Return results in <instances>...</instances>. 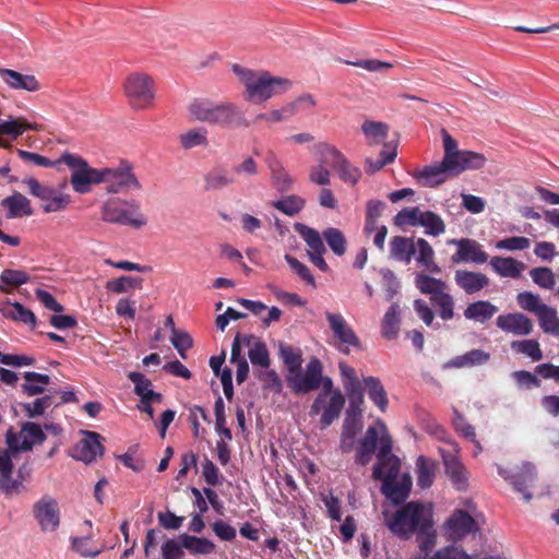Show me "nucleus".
Listing matches in <instances>:
<instances>
[{
  "label": "nucleus",
  "mask_w": 559,
  "mask_h": 559,
  "mask_svg": "<svg viewBox=\"0 0 559 559\" xmlns=\"http://www.w3.org/2000/svg\"><path fill=\"white\" fill-rule=\"evenodd\" d=\"M280 356L287 366L288 374H293L301 369L302 358L300 349H296L289 345L280 344Z\"/></svg>",
  "instance_id": "obj_48"
},
{
  "label": "nucleus",
  "mask_w": 559,
  "mask_h": 559,
  "mask_svg": "<svg viewBox=\"0 0 559 559\" xmlns=\"http://www.w3.org/2000/svg\"><path fill=\"white\" fill-rule=\"evenodd\" d=\"M214 412H215V429L218 433H221L224 438L227 440H231V431L229 428L226 427V416H225V404L223 399L218 395L215 404H214Z\"/></svg>",
  "instance_id": "obj_57"
},
{
  "label": "nucleus",
  "mask_w": 559,
  "mask_h": 559,
  "mask_svg": "<svg viewBox=\"0 0 559 559\" xmlns=\"http://www.w3.org/2000/svg\"><path fill=\"white\" fill-rule=\"evenodd\" d=\"M28 129H36V127L23 118L10 119L8 121L0 122V135L8 134L16 138Z\"/></svg>",
  "instance_id": "obj_55"
},
{
  "label": "nucleus",
  "mask_w": 559,
  "mask_h": 559,
  "mask_svg": "<svg viewBox=\"0 0 559 559\" xmlns=\"http://www.w3.org/2000/svg\"><path fill=\"white\" fill-rule=\"evenodd\" d=\"M335 171L338 174V177L346 183H349L352 186H355L360 177L361 171L358 167L352 165L347 158L344 159V163L338 165L337 168H335Z\"/></svg>",
  "instance_id": "obj_61"
},
{
  "label": "nucleus",
  "mask_w": 559,
  "mask_h": 559,
  "mask_svg": "<svg viewBox=\"0 0 559 559\" xmlns=\"http://www.w3.org/2000/svg\"><path fill=\"white\" fill-rule=\"evenodd\" d=\"M385 525L395 536L409 539L416 535L420 552L430 554L437 542L433 528V510L431 504L420 501L404 503L395 513L384 514Z\"/></svg>",
  "instance_id": "obj_2"
},
{
  "label": "nucleus",
  "mask_w": 559,
  "mask_h": 559,
  "mask_svg": "<svg viewBox=\"0 0 559 559\" xmlns=\"http://www.w3.org/2000/svg\"><path fill=\"white\" fill-rule=\"evenodd\" d=\"M29 193L43 202V211L52 213L63 211L71 202L69 194L57 191L53 187L41 185L37 179L29 177L23 180Z\"/></svg>",
  "instance_id": "obj_8"
},
{
  "label": "nucleus",
  "mask_w": 559,
  "mask_h": 559,
  "mask_svg": "<svg viewBox=\"0 0 559 559\" xmlns=\"http://www.w3.org/2000/svg\"><path fill=\"white\" fill-rule=\"evenodd\" d=\"M540 329L550 335H559V317L557 310L549 306H545L536 314Z\"/></svg>",
  "instance_id": "obj_38"
},
{
  "label": "nucleus",
  "mask_w": 559,
  "mask_h": 559,
  "mask_svg": "<svg viewBox=\"0 0 559 559\" xmlns=\"http://www.w3.org/2000/svg\"><path fill=\"white\" fill-rule=\"evenodd\" d=\"M490 359V354L483 349H472L463 355L456 356L445 364V367L469 368L485 365Z\"/></svg>",
  "instance_id": "obj_32"
},
{
  "label": "nucleus",
  "mask_w": 559,
  "mask_h": 559,
  "mask_svg": "<svg viewBox=\"0 0 559 559\" xmlns=\"http://www.w3.org/2000/svg\"><path fill=\"white\" fill-rule=\"evenodd\" d=\"M285 260L288 263V265L290 266V269L302 281H305L308 285L316 287V280H314L313 275L311 274L309 267L306 264L301 263L297 258H295L290 254H285Z\"/></svg>",
  "instance_id": "obj_62"
},
{
  "label": "nucleus",
  "mask_w": 559,
  "mask_h": 559,
  "mask_svg": "<svg viewBox=\"0 0 559 559\" xmlns=\"http://www.w3.org/2000/svg\"><path fill=\"white\" fill-rule=\"evenodd\" d=\"M444 471L451 483L457 490L467 487V472L461 461L453 454L442 452Z\"/></svg>",
  "instance_id": "obj_20"
},
{
  "label": "nucleus",
  "mask_w": 559,
  "mask_h": 559,
  "mask_svg": "<svg viewBox=\"0 0 559 559\" xmlns=\"http://www.w3.org/2000/svg\"><path fill=\"white\" fill-rule=\"evenodd\" d=\"M294 229L306 242L308 247V255L314 253H325L326 249L323 243L324 238L322 235H320V233L317 229L309 227L302 223H296L294 225Z\"/></svg>",
  "instance_id": "obj_28"
},
{
  "label": "nucleus",
  "mask_w": 559,
  "mask_h": 559,
  "mask_svg": "<svg viewBox=\"0 0 559 559\" xmlns=\"http://www.w3.org/2000/svg\"><path fill=\"white\" fill-rule=\"evenodd\" d=\"M369 145H376L388 138L389 126L384 122L366 120L361 126Z\"/></svg>",
  "instance_id": "obj_42"
},
{
  "label": "nucleus",
  "mask_w": 559,
  "mask_h": 559,
  "mask_svg": "<svg viewBox=\"0 0 559 559\" xmlns=\"http://www.w3.org/2000/svg\"><path fill=\"white\" fill-rule=\"evenodd\" d=\"M0 280L3 284L19 287L29 281V276L22 270L5 269L1 272Z\"/></svg>",
  "instance_id": "obj_64"
},
{
  "label": "nucleus",
  "mask_w": 559,
  "mask_h": 559,
  "mask_svg": "<svg viewBox=\"0 0 559 559\" xmlns=\"http://www.w3.org/2000/svg\"><path fill=\"white\" fill-rule=\"evenodd\" d=\"M209 132L205 128L199 127L189 129L179 135V143L182 148L191 150L197 146H209Z\"/></svg>",
  "instance_id": "obj_36"
},
{
  "label": "nucleus",
  "mask_w": 559,
  "mask_h": 559,
  "mask_svg": "<svg viewBox=\"0 0 559 559\" xmlns=\"http://www.w3.org/2000/svg\"><path fill=\"white\" fill-rule=\"evenodd\" d=\"M417 485L423 488H429L435 478V464L424 455L418 456L416 461Z\"/></svg>",
  "instance_id": "obj_39"
},
{
  "label": "nucleus",
  "mask_w": 559,
  "mask_h": 559,
  "mask_svg": "<svg viewBox=\"0 0 559 559\" xmlns=\"http://www.w3.org/2000/svg\"><path fill=\"white\" fill-rule=\"evenodd\" d=\"M189 112L198 121L221 128L249 126L238 107L229 102L215 103L207 98H195L189 105Z\"/></svg>",
  "instance_id": "obj_5"
},
{
  "label": "nucleus",
  "mask_w": 559,
  "mask_h": 559,
  "mask_svg": "<svg viewBox=\"0 0 559 559\" xmlns=\"http://www.w3.org/2000/svg\"><path fill=\"white\" fill-rule=\"evenodd\" d=\"M7 317H10L11 319L15 321L23 322L25 324H29L32 329L36 325V317L33 311L26 309L22 304L20 302H13L10 305V309L5 312Z\"/></svg>",
  "instance_id": "obj_54"
},
{
  "label": "nucleus",
  "mask_w": 559,
  "mask_h": 559,
  "mask_svg": "<svg viewBox=\"0 0 559 559\" xmlns=\"http://www.w3.org/2000/svg\"><path fill=\"white\" fill-rule=\"evenodd\" d=\"M455 284L467 295H474L486 288L490 280L480 272L457 270L454 274Z\"/></svg>",
  "instance_id": "obj_18"
},
{
  "label": "nucleus",
  "mask_w": 559,
  "mask_h": 559,
  "mask_svg": "<svg viewBox=\"0 0 559 559\" xmlns=\"http://www.w3.org/2000/svg\"><path fill=\"white\" fill-rule=\"evenodd\" d=\"M206 190H222L228 186L237 182V178L231 176V173L225 168L218 167L209 171L205 177Z\"/></svg>",
  "instance_id": "obj_34"
},
{
  "label": "nucleus",
  "mask_w": 559,
  "mask_h": 559,
  "mask_svg": "<svg viewBox=\"0 0 559 559\" xmlns=\"http://www.w3.org/2000/svg\"><path fill=\"white\" fill-rule=\"evenodd\" d=\"M102 218L107 223L131 226L136 229L147 223L136 201H127L120 198H111L104 203Z\"/></svg>",
  "instance_id": "obj_6"
},
{
  "label": "nucleus",
  "mask_w": 559,
  "mask_h": 559,
  "mask_svg": "<svg viewBox=\"0 0 559 559\" xmlns=\"http://www.w3.org/2000/svg\"><path fill=\"white\" fill-rule=\"evenodd\" d=\"M415 247L416 251H418L417 263L431 273H440L441 269L435 262V251L430 243L424 238H418Z\"/></svg>",
  "instance_id": "obj_35"
},
{
  "label": "nucleus",
  "mask_w": 559,
  "mask_h": 559,
  "mask_svg": "<svg viewBox=\"0 0 559 559\" xmlns=\"http://www.w3.org/2000/svg\"><path fill=\"white\" fill-rule=\"evenodd\" d=\"M243 344L249 347L248 357L253 366L265 369L270 367V353L263 341L252 334H247L243 335Z\"/></svg>",
  "instance_id": "obj_23"
},
{
  "label": "nucleus",
  "mask_w": 559,
  "mask_h": 559,
  "mask_svg": "<svg viewBox=\"0 0 559 559\" xmlns=\"http://www.w3.org/2000/svg\"><path fill=\"white\" fill-rule=\"evenodd\" d=\"M33 514L43 532H55L60 525L58 502L50 496H44L34 503Z\"/></svg>",
  "instance_id": "obj_12"
},
{
  "label": "nucleus",
  "mask_w": 559,
  "mask_h": 559,
  "mask_svg": "<svg viewBox=\"0 0 559 559\" xmlns=\"http://www.w3.org/2000/svg\"><path fill=\"white\" fill-rule=\"evenodd\" d=\"M498 307L489 300H477L468 304L464 309L463 314L466 320L486 323L498 312Z\"/></svg>",
  "instance_id": "obj_27"
},
{
  "label": "nucleus",
  "mask_w": 559,
  "mask_h": 559,
  "mask_svg": "<svg viewBox=\"0 0 559 559\" xmlns=\"http://www.w3.org/2000/svg\"><path fill=\"white\" fill-rule=\"evenodd\" d=\"M322 364L318 358H312L306 366L305 372L299 371L288 374L287 385L296 394H305L320 388L322 381Z\"/></svg>",
  "instance_id": "obj_9"
},
{
  "label": "nucleus",
  "mask_w": 559,
  "mask_h": 559,
  "mask_svg": "<svg viewBox=\"0 0 559 559\" xmlns=\"http://www.w3.org/2000/svg\"><path fill=\"white\" fill-rule=\"evenodd\" d=\"M2 205L8 209V218H16L22 216H31L33 210L29 200L20 192L2 200Z\"/></svg>",
  "instance_id": "obj_30"
},
{
  "label": "nucleus",
  "mask_w": 559,
  "mask_h": 559,
  "mask_svg": "<svg viewBox=\"0 0 559 559\" xmlns=\"http://www.w3.org/2000/svg\"><path fill=\"white\" fill-rule=\"evenodd\" d=\"M420 215L421 211L419 210V207H405L394 216V224L400 227L406 225L419 226Z\"/></svg>",
  "instance_id": "obj_58"
},
{
  "label": "nucleus",
  "mask_w": 559,
  "mask_h": 559,
  "mask_svg": "<svg viewBox=\"0 0 559 559\" xmlns=\"http://www.w3.org/2000/svg\"><path fill=\"white\" fill-rule=\"evenodd\" d=\"M533 282L540 288L552 289L556 284V275L546 266L534 267L530 271Z\"/></svg>",
  "instance_id": "obj_51"
},
{
  "label": "nucleus",
  "mask_w": 559,
  "mask_h": 559,
  "mask_svg": "<svg viewBox=\"0 0 559 559\" xmlns=\"http://www.w3.org/2000/svg\"><path fill=\"white\" fill-rule=\"evenodd\" d=\"M383 436H389L386 426L383 421L378 420L376 426H369L358 443L355 454V463L366 466L371 461L378 443L381 445V439ZM380 449L381 447H379V450Z\"/></svg>",
  "instance_id": "obj_10"
},
{
  "label": "nucleus",
  "mask_w": 559,
  "mask_h": 559,
  "mask_svg": "<svg viewBox=\"0 0 559 559\" xmlns=\"http://www.w3.org/2000/svg\"><path fill=\"white\" fill-rule=\"evenodd\" d=\"M496 324L503 332L514 335H528L534 328L532 320L521 312L500 314Z\"/></svg>",
  "instance_id": "obj_17"
},
{
  "label": "nucleus",
  "mask_w": 559,
  "mask_h": 559,
  "mask_svg": "<svg viewBox=\"0 0 559 559\" xmlns=\"http://www.w3.org/2000/svg\"><path fill=\"white\" fill-rule=\"evenodd\" d=\"M182 547L193 555H209L215 550V544L206 538L181 535Z\"/></svg>",
  "instance_id": "obj_41"
},
{
  "label": "nucleus",
  "mask_w": 559,
  "mask_h": 559,
  "mask_svg": "<svg viewBox=\"0 0 559 559\" xmlns=\"http://www.w3.org/2000/svg\"><path fill=\"white\" fill-rule=\"evenodd\" d=\"M411 559H471V557L459 547L450 545L437 550L431 557L429 554L421 552Z\"/></svg>",
  "instance_id": "obj_50"
},
{
  "label": "nucleus",
  "mask_w": 559,
  "mask_h": 559,
  "mask_svg": "<svg viewBox=\"0 0 559 559\" xmlns=\"http://www.w3.org/2000/svg\"><path fill=\"white\" fill-rule=\"evenodd\" d=\"M450 167L443 166V162L424 167L413 174V177L423 187L435 188L443 183L450 177Z\"/></svg>",
  "instance_id": "obj_19"
},
{
  "label": "nucleus",
  "mask_w": 559,
  "mask_h": 559,
  "mask_svg": "<svg viewBox=\"0 0 559 559\" xmlns=\"http://www.w3.org/2000/svg\"><path fill=\"white\" fill-rule=\"evenodd\" d=\"M322 236L335 255L343 257L346 253L347 240L341 229L329 227L323 230Z\"/></svg>",
  "instance_id": "obj_40"
},
{
  "label": "nucleus",
  "mask_w": 559,
  "mask_h": 559,
  "mask_svg": "<svg viewBox=\"0 0 559 559\" xmlns=\"http://www.w3.org/2000/svg\"><path fill=\"white\" fill-rule=\"evenodd\" d=\"M345 396L340 389L333 393V395H328L324 397L321 405L318 406L317 409L313 408V403L310 406V416H314L321 414L320 418V427L324 429L332 425L334 420H336L344 406H345Z\"/></svg>",
  "instance_id": "obj_14"
},
{
  "label": "nucleus",
  "mask_w": 559,
  "mask_h": 559,
  "mask_svg": "<svg viewBox=\"0 0 559 559\" xmlns=\"http://www.w3.org/2000/svg\"><path fill=\"white\" fill-rule=\"evenodd\" d=\"M325 318L334 337L342 346L338 349L345 355L349 354V346L360 349L361 343L353 328L341 313L325 312Z\"/></svg>",
  "instance_id": "obj_11"
},
{
  "label": "nucleus",
  "mask_w": 559,
  "mask_h": 559,
  "mask_svg": "<svg viewBox=\"0 0 559 559\" xmlns=\"http://www.w3.org/2000/svg\"><path fill=\"white\" fill-rule=\"evenodd\" d=\"M492 270L503 277L518 278L525 269V264L511 257H493L490 260Z\"/></svg>",
  "instance_id": "obj_29"
},
{
  "label": "nucleus",
  "mask_w": 559,
  "mask_h": 559,
  "mask_svg": "<svg viewBox=\"0 0 559 559\" xmlns=\"http://www.w3.org/2000/svg\"><path fill=\"white\" fill-rule=\"evenodd\" d=\"M123 90L131 108L144 110L153 107L155 99V82L146 73L134 72L128 75Z\"/></svg>",
  "instance_id": "obj_7"
},
{
  "label": "nucleus",
  "mask_w": 559,
  "mask_h": 559,
  "mask_svg": "<svg viewBox=\"0 0 559 559\" xmlns=\"http://www.w3.org/2000/svg\"><path fill=\"white\" fill-rule=\"evenodd\" d=\"M477 528L474 518L464 510H455L445 522V531L452 540L462 539Z\"/></svg>",
  "instance_id": "obj_16"
},
{
  "label": "nucleus",
  "mask_w": 559,
  "mask_h": 559,
  "mask_svg": "<svg viewBox=\"0 0 559 559\" xmlns=\"http://www.w3.org/2000/svg\"><path fill=\"white\" fill-rule=\"evenodd\" d=\"M536 478V468L531 463H523L520 471L512 476H510V481L513 485L514 489L523 495V498L526 502H530L532 499V493L528 491V488L533 485Z\"/></svg>",
  "instance_id": "obj_24"
},
{
  "label": "nucleus",
  "mask_w": 559,
  "mask_h": 559,
  "mask_svg": "<svg viewBox=\"0 0 559 559\" xmlns=\"http://www.w3.org/2000/svg\"><path fill=\"white\" fill-rule=\"evenodd\" d=\"M449 245L457 247L456 252L451 257L453 263H475L484 264L488 260V253L483 246L471 238L451 239Z\"/></svg>",
  "instance_id": "obj_13"
},
{
  "label": "nucleus",
  "mask_w": 559,
  "mask_h": 559,
  "mask_svg": "<svg viewBox=\"0 0 559 559\" xmlns=\"http://www.w3.org/2000/svg\"><path fill=\"white\" fill-rule=\"evenodd\" d=\"M306 205V200L299 195L290 194L276 200L272 206L288 216H295Z\"/></svg>",
  "instance_id": "obj_45"
},
{
  "label": "nucleus",
  "mask_w": 559,
  "mask_h": 559,
  "mask_svg": "<svg viewBox=\"0 0 559 559\" xmlns=\"http://www.w3.org/2000/svg\"><path fill=\"white\" fill-rule=\"evenodd\" d=\"M319 154H320V164L329 165L334 170L338 167L342 163H344V159L346 158L345 155L337 150L335 146L321 143L319 145Z\"/></svg>",
  "instance_id": "obj_49"
},
{
  "label": "nucleus",
  "mask_w": 559,
  "mask_h": 559,
  "mask_svg": "<svg viewBox=\"0 0 559 559\" xmlns=\"http://www.w3.org/2000/svg\"><path fill=\"white\" fill-rule=\"evenodd\" d=\"M266 164L271 171L273 186L280 191H288L294 183V179L284 168L282 162L274 153H269L266 156Z\"/></svg>",
  "instance_id": "obj_26"
},
{
  "label": "nucleus",
  "mask_w": 559,
  "mask_h": 559,
  "mask_svg": "<svg viewBox=\"0 0 559 559\" xmlns=\"http://www.w3.org/2000/svg\"><path fill=\"white\" fill-rule=\"evenodd\" d=\"M57 163L66 164L71 170L70 183L78 193H88L91 186L104 182L109 193H123L139 190L141 185L130 167L92 168L87 162L79 155L66 152Z\"/></svg>",
  "instance_id": "obj_1"
},
{
  "label": "nucleus",
  "mask_w": 559,
  "mask_h": 559,
  "mask_svg": "<svg viewBox=\"0 0 559 559\" xmlns=\"http://www.w3.org/2000/svg\"><path fill=\"white\" fill-rule=\"evenodd\" d=\"M415 242L413 237H392L390 240V258L408 264L416 253Z\"/></svg>",
  "instance_id": "obj_25"
},
{
  "label": "nucleus",
  "mask_w": 559,
  "mask_h": 559,
  "mask_svg": "<svg viewBox=\"0 0 559 559\" xmlns=\"http://www.w3.org/2000/svg\"><path fill=\"white\" fill-rule=\"evenodd\" d=\"M231 176L237 178V182L241 179L255 176L258 174V164L252 157L245 158L241 163L233 166Z\"/></svg>",
  "instance_id": "obj_59"
},
{
  "label": "nucleus",
  "mask_w": 559,
  "mask_h": 559,
  "mask_svg": "<svg viewBox=\"0 0 559 559\" xmlns=\"http://www.w3.org/2000/svg\"><path fill=\"white\" fill-rule=\"evenodd\" d=\"M364 383L366 385L368 396L372 403L378 406L381 412H385L389 405V400L386 391L380 379L369 376L364 378Z\"/></svg>",
  "instance_id": "obj_33"
},
{
  "label": "nucleus",
  "mask_w": 559,
  "mask_h": 559,
  "mask_svg": "<svg viewBox=\"0 0 559 559\" xmlns=\"http://www.w3.org/2000/svg\"><path fill=\"white\" fill-rule=\"evenodd\" d=\"M143 278L133 276H120L118 278L108 281L106 289L115 294L128 293L130 289H142Z\"/></svg>",
  "instance_id": "obj_44"
},
{
  "label": "nucleus",
  "mask_w": 559,
  "mask_h": 559,
  "mask_svg": "<svg viewBox=\"0 0 559 559\" xmlns=\"http://www.w3.org/2000/svg\"><path fill=\"white\" fill-rule=\"evenodd\" d=\"M454 164L450 167V175L457 176L467 169H480L486 164V157L473 151H461L452 159Z\"/></svg>",
  "instance_id": "obj_21"
},
{
  "label": "nucleus",
  "mask_w": 559,
  "mask_h": 559,
  "mask_svg": "<svg viewBox=\"0 0 559 559\" xmlns=\"http://www.w3.org/2000/svg\"><path fill=\"white\" fill-rule=\"evenodd\" d=\"M516 301L521 309L532 312L535 316L546 306V304L540 300V297L532 292L519 293Z\"/></svg>",
  "instance_id": "obj_52"
},
{
  "label": "nucleus",
  "mask_w": 559,
  "mask_h": 559,
  "mask_svg": "<svg viewBox=\"0 0 559 559\" xmlns=\"http://www.w3.org/2000/svg\"><path fill=\"white\" fill-rule=\"evenodd\" d=\"M400 469L401 461L392 453V439L390 436H383L372 477L382 481L381 492L394 504H401L408 498L413 484L408 474H404L397 480Z\"/></svg>",
  "instance_id": "obj_3"
},
{
  "label": "nucleus",
  "mask_w": 559,
  "mask_h": 559,
  "mask_svg": "<svg viewBox=\"0 0 559 559\" xmlns=\"http://www.w3.org/2000/svg\"><path fill=\"white\" fill-rule=\"evenodd\" d=\"M25 382L21 385L22 392L27 396L40 395L45 392L46 386L50 383L48 374L35 371H26L23 373Z\"/></svg>",
  "instance_id": "obj_31"
},
{
  "label": "nucleus",
  "mask_w": 559,
  "mask_h": 559,
  "mask_svg": "<svg viewBox=\"0 0 559 559\" xmlns=\"http://www.w3.org/2000/svg\"><path fill=\"white\" fill-rule=\"evenodd\" d=\"M348 399H349V407L347 409V415H354L361 417V405L364 404V390L360 384H357V389L354 391L350 388L344 389Z\"/></svg>",
  "instance_id": "obj_60"
},
{
  "label": "nucleus",
  "mask_w": 559,
  "mask_h": 559,
  "mask_svg": "<svg viewBox=\"0 0 559 559\" xmlns=\"http://www.w3.org/2000/svg\"><path fill=\"white\" fill-rule=\"evenodd\" d=\"M419 226L425 228L426 235L439 236L445 231V224L441 216L431 211H421Z\"/></svg>",
  "instance_id": "obj_46"
},
{
  "label": "nucleus",
  "mask_w": 559,
  "mask_h": 559,
  "mask_svg": "<svg viewBox=\"0 0 559 559\" xmlns=\"http://www.w3.org/2000/svg\"><path fill=\"white\" fill-rule=\"evenodd\" d=\"M511 347L516 352L528 356L533 361H538L543 358L540 345L536 340L514 341L511 343Z\"/></svg>",
  "instance_id": "obj_53"
},
{
  "label": "nucleus",
  "mask_w": 559,
  "mask_h": 559,
  "mask_svg": "<svg viewBox=\"0 0 559 559\" xmlns=\"http://www.w3.org/2000/svg\"><path fill=\"white\" fill-rule=\"evenodd\" d=\"M128 379L134 384V393L140 399H145L146 394L152 391V381L143 373L131 371L128 373Z\"/></svg>",
  "instance_id": "obj_63"
},
{
  "label": "nucleus",
  "mask_w": 559,
  "mask_h": 559,
  "mask_svg": "<svg viewBox=\"0 0 559 559\" xmlns=\"http://www.w3.org/2000/svg\"><path fill=\"white\" fill-rule=\"evenodd\" d=\"M415 285L423 294H429L430 297L444 292L447 285L442 280L431 277L427 274L419 273L415 277Z\"/></svg>",
  "instance_id": "obj_43"
},
{
  "label": "nucleus",
  "mask_w": 559,
  "mask_h": 559,
  "mask_svg": "<svg viewBox=\"0 0 559 559\" xmlns=\"http://www.w3.org/2000/svg\"><path fill=\"white\" fill-rule=\"evenodd\" d=\"M400 307L397 304H392L386 310L382 320V335L388 340L396 337L400 330Z\"/></svg>",
  "instance_id": "obj_37"
},
{
  "label": "nucleus",
  "mask_w": 559,
  "mask_h": 559,
  "mask_svg": "<svg viewBox=\"0 0 559 559\" xmlns=\"http://www.w3.org/2000/svg\"><path fill=\"white\" fill-rule=\"evenodd\" d=\"M102 436L95 431H84V438L73 448V457L85 463H92L104 454Z\"/></svg>",
  "instance_id": "obj_15"
},
{
  "label": "nucleus",
  "mask_w": 559,
  "mask_h": 559,
  "mask_svg": "<svg viewBox=\"0 0 559 559\" xmlns=\"http://www.w3.org/2000/svg\"><path fill=\"white\" fill-rule=\"evenodd\" d=\"M0 78L14 90H24L27 92H36L40 88V84L34 75L22 74L10 69H0Z\"/></svg>",
  "instance_id": "obj_22"
},
{
  "label": "nucleus",
  "mask_w": 559,
  "mask_h": 559,
  "mask_svg": "<svg viewBox=\"0 0 559 559\" xmlns=\"http://www.w3.org/2000/svg\"><path fill=\"white\" fill-rule=\"evenodd\" d=\"M52 405V395L46 394L41 397H37L32 403H25L22 405L26 416L28 418H35L41 416L47 408Z\"/></svg>",
  "instance_id": "obj_56"
},
{
  "label": "nucleus",
  "mask_w": 559,
  "mask_h": 559,
  "mask_svg": "<svg viewBox=\"0 0 559 559\" xmlns=\"http://www.w3.org/2000/svg\"><path fill=\"white\" fill-rule=\"evenodd\" d=\"M432 306L437 309L439 317L444 320H451L454 317V299L453 297L442 292L435 297H430Z\"/></svg>",
  "instance_id": "obj_47"
},
{
  "label": "nucleus",
  "mask_w": 559,
  "mask_h": 559,
  "mask_svg": "<svg viewBox=\"0 0 559 559\" xmlns=\"http://www.w3.org/2000/svg\"><path fill=\"white\" fill-rule=\"evenodd\" d=\"M233 72L245 86V98L253 104L264 103L290 86L287 79L273 76L267 71H253L234 64Z\"/></svg>",
  "instance_id": "obj_4"
}]
</instances>
